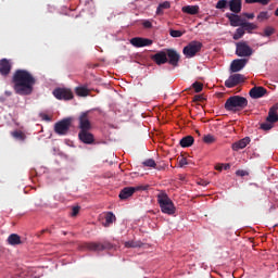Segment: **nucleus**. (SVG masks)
Returning a JSON list of instances; mask_svg holds the SVG:
<instances>
[{"label":"nucleus","mask_w":278,"mask_h":278,"mask_svg":"<svg viewBox=\"0 0 278 278\" xmlns=\"http://www.w3.org/2000/svg\"><path fill=\"white\" fill-rule=\"evenodd\" d=\"M36 77L27 70H16L12 77L13 90L21 97L33 94L36 86Z\"/></svg>","instance_id":"nucleus-1"},{"label":"nucleus","mask_w":278,"mask_h":278,"mask_svg":"<svg viewBox=\"0 0 278 278\" xmlns=\"http://www.w3.org/2000/svg\"><path fill=\"white\" fill-rule=\"evenodd\" d=\"M247 105H249V100H247V98L241 96H231L226 100L224 108L227 112L236 113L244 110Z\"/></svg>","instance_id":"nucleus-2"},{"label":"nucleus","mask_w":278,"mask_h":278,"mask_svg":"<svg viewBox=\"0 0 278 278\" xmlns=\"http://www.w3.org/2000/svg\"><path fill=\"white\" fill-rule=\"evenodd\" d=\"M156 199L163 214H168V216H173V214H175L177 208L175 207L173 200H170L168 197V193L165 191H160V193L156 195Z\"/></svg>","instance_id":"nucleus-3"},{"label":"nucleus","mask_w":278,"mask_h":278,"mask_svg":"<svg viewBox=\"0 0 278 278\" xmlns=\"http://www.w3.org/2000/svg\"><path fill=\"white\" fill-rule=\"evenodd\" d=\"M71 125H73V118H63L54 124V131L58 136H67L71 131Z\"/></svg>","instance_id":"nucleus-4"},{"label":"nucleus","mask_w":278,"mask_h":278,"mask_svg":"<svg viewBox=\"0 0 278 278\" xmlns=\"http://www.w3.org/2000/svg\"><path fill=\"white\" fill-rule=\"evenodd\" d=\"M203 49V43L198 40L190 41L184 49L182 53L186 58H194Z\"/></svg>","instance_id":"nucleus-5"},{"label":"nucleus","mask_w":278,"mask_h":278,"mask_svg":"<svg viewBox=\"0 0 278 278\" xmlns=\"http://www.w3.org/2000/svg\"><path fill=\"white\" fill-rule=\"evenodd\" d=\"M236 55H238L239 58H251V55H253V49L250 48L247 41L237 42Z\"/></svg>","instance_id":"nucleus-6"},{"label":"nucleus","mask_w":278,"mask_h":278,"mask_svg":"<svg viewBox=\"0 0 278 278\" xmlns=\"http://www.w3.org/2000/svg\"><path fill=\"white\" fill-rule=\"evenodd\" d=\"M165 52L167 64H169V66H174V68H177V66H179V60H181V54H179V52L173 48L165 49Z\"/></svg>","instance_id":"nucleus-7"},{"label":"nucleus","mask_w":278,"mask_h":278,"mask_svg":"<svg viewBox=\"0 0 278 278\" xmlns=\"http://www.w3.org/2000/svg\"><path fill=\"white\" fill-rule=\"evenodd\" d=\"M53 94L59 101H71L73 99V91L66 88H56L53 90Z\"/></svg>","instance_id":"nucleus-8"},{"label":"nucleus","mask_w":278,"mask_h":278,"mask_svg":"<svg viewBox=\"0 0 278 278\" xmlns=\"http://www.w3.org/2000/svg\"><path fill=\"white\" fill-rule=\"evenodd\" d=\"M139 190H147V188L142 186H137V187H125L124 189L121 190L119 192V199L121 201H125L129 199V197H134L135 192H138Z\"/></svg>","instance_id":"nucleus-9"},{"label":"nucleus","mask_w":278,"mask_h":278,"mask_svg":"<svg viewBox=\"0 0 278 278\" xmlns=\"http://www.w3.org/2000/svg\"><path fill=\"white\" fill-rule=\"evenodd\" d=\"M78 128L80 129V131H90V129H92V123H90L88 112L80 114L78 118Z\"/></svg>","instance_id":"nucleus-10"},{"label":"nucleus","mask_w":278,"mask_h":278,"mask_svg":"<svg viewBox=\"0 0 278 278\" xmlns=\"http://www.w3.org/2000/svg\"><path fill=\"white\" fill-rule=\"evenodd\" d=\"M244 81V75L242 74H233L228 77L225 81L226 88H236L239 84Z\"/></svg>","instance_id":"nucleus-11"},{"label":"nucleus","mask_w":278,"mask_h":278,"mask_svg":"<svg viewBox=\"0 0 278 278\" xmlns=\"http://www.w3.org/2000/svg\"><path fill=\"white\" fill-rule=\"evenodd\" d=\"M78 139L84 144H94V135L90 130H79Z\"/></svg>","instance_id":"nucleus-12"},{"label":"nucleus","mask_w":278,"mask_h":278,"mask_svg":"<svg viewBox=\"0 0 278 278\" xmlns=\"http://www.w3.org/2000/svg\"><path fill=\"white\" fill-rule=\"evenodd\" d=\"M130 45L140 49L142 47H151V45H153V40L142 37H134L130 39Z\"/></svg>","instance_id":"nucleus-13"},{"label":"nucleus","mask_w":278,"mask_h":278,"mask_svg":"<svg viewBox=\"0 0 278 278\" xmlns=\"http://www.w3.org/2000/svg\"><path fill=\"white\" fill-rule=\"evenodd\" d=\"M226 18H228L231 27H241L244 20L238 13H226Z\"/></svg>","instance_id":"nucleus-14"},{"label":"nucleus","mask_w":278,"mask_h":278,"mask_svg":"<svg viewBox=\"0 0 278 278\" xmlns=\"http://www.w3.org/2000/svg\"><path fill=\"white\" fill-rule=\"evenodd\" d=\"M12 72V63H10V60L2 59L0 60V75L2 77H8L10 73Z\"/></svg>","instance_id":"nucleus-15"},{"label":"nucleus","mask_w":278,"mask_h":278,"mask_svg":"<svg viewBox=\"0 0 278 278\" xmlns=\"http://www.w3.org/2000/svg\"><path fill=\"white\" fill-rule=\"evenodd\" d=\"M247 66V59H236L230 64L231 73H240Z\"/></svg>","instance_id":"nucleus-16"},{"label":"nucleus","mask_w":278,"mask_h":278,"mask_svg":"<svg viewBox=\"0 0 278 278\" xmlns=\"http://www.w3.org/2000/svg\"><path fill=\"white\" fill-rule=\"evenodd\" d=\"M152 60L157 64V66H162V64L168 63V56H166V50L159 51L154 55H152Z\"/></svg>","instance_id":"nucleus-17"},{"label":"nucleus","mask_w":278,"mask_h":278,"mask_svg":"<svg viewBox=\"0 0 278 278\" xmlns=\"http://www.w3.org/2000/svg\"><path fill=\"white\" fill-rule=\"evenodd\" d=\"M267 92L268 90H266V88L258 86V87H253L250 90L249 94L251 99H262V97H264Z\"/></svg>","instance_id":"nucleus-18"},{"label":"nucleus","mask_w":278,"mask_h":278,"mask_svg":"<svg viewBox=\"0 0 278 278\" xmlns=\"http://www.w3.org/2000/svg\"><path fill=\"white\" fill-rule=\"evenodd\" d=\"M228 5L232 14H240L242 12V0H230Z\"/></svg>","instance_id":"nucleus-19"},{"label":"nucleus","mask_w":278,"mask_h":278,"mask_svg":"<svg viewBox=\"0 0 278 278\" xmlns=\"http://www.w3.org/2000/svg\"><path fill=\"white\" fill-rule=\"evenodd\" d=\"M84 249H87V251H105L108 247L100 242H87L84 244Z\"/></svg>","instance_id":"nucleus-20"},{"label":"nucleus","mask_w":278,"mask_h":278,"mask_svg":"<svg viewBox=\"0 0 278 278\" xmlns=\"http://www.w3.org/2000/svg\"><path fill=\"white\" fill-rule=\"evenodd\" d=\"M277 110H278V103L274 104L268 112V116L266 117L267 123H277L278 122V114H277Z\"/></svg>","instance_id":"nucleus-21"},{"label":"nucleus","mask_w":278,"mask_h":278,"mask_svg":"<svg viewBox=\"0 0 278 278\" xmlns=\"http://www.w3.org/2000/svg\"><path fill=\"white\" fill-rule=\"evenodd\" d=\"M251 142V138L245 137L235 143H232V151H240V149H245V147Z\"/></svg>","instance_id":"nucleus-22"},{"label":"nucleus","mask_w":278,"mask_h":278,"mask_svg":"<svg viewBox=\"0 0 278 278\" xmlns=\"http://www.w3.org/2000/svg\"><path fill=\"white\" fill-rule=\"evenodd\" d=\"M8 244H10L11 247H17L18 244H23V241L21 240V236H18L17 233H12L8 237L7 240Z\"/></svg>","instance_id":"nucleus-23"},{"label":"nucleus","mask_w":278,"mask_h":278,"mask_svg":"<svg viewBox=\"0 0 278 278\" xmlns=\"http://www.w3.org/2000/svg\"><path fill=\"white\" fill-rule=\"evenodd\" d=\"M199 5H185L181 9L184 14H190L191 16L199 14Z\"/></svg>","instance_id":"nucleus-24"},{"label":"nucleus","mask_w":278,"mask_h":278,"mask_svg":"<svg viewBox=\"0 0 278 278\" xmlns=\"http://www.w3.org/2000/svg\"><path fill=\"white\" fill-rule=\"evenodd\" d=\"M179 144L182 147V149H188V147H192V144H194V137L186 136L180 139Z\"/></svg>","instance_id":"nucleus-25"},{"label":"nucleus","mask_w":278,"mask_h":278,"mask_svg":"<svg viewBox=\"0 0 278 278\" xmlns=\"http://www.w3.org/2000/svg\"><path fill=\"white\" fill-rule=\"evenodd\" d=\"M104 227H110L113 223H116V215H114L112 212H108L104 216Z\"/></svg>","instance_id":"nucleus-26"},{"label":"nucleus","mask_w":278,"mask_h":278,"mask_svg":"<svg viewBox=\"0 0 278 278\" xmlns=\"http://www.w3.org/2000/svg\"><path fill=\"white\" fill-rule=\"evenodd\" d=\"M241 27L243 29V31H253V29H257V26L253 23H250V22H245L243 20V23L241 24Z\"/></svg>","instance_id":"nucleus-27"},{"label":"nucleus","mask_w":278,"mask_h":278,"mask_svg":"<svg viewBox=\"0 0 278 278\" xmlns=\"http://www.w3.org/2000/svg\"><path fill=\"white\" fill-rule=\"evenodd\" d=\"M202 141L204 144H214V142H216V137L214 135L207 134L203 136Z\"/></svg>","instance_id":"nucleus-28"},{"label":"nucleus","mask_w":278,"mask_h":278,"mask_svg":"<svg viewBox=\"0 0 278 278\" xmlns=\"http://www.w3.org/2000/svg\"><path fill=\"white\" fill-rule=\"evenodd\" d=\"M256 18L260 23H264V21H268V18H270V13L268 11H262L258 13Z\"/></svg>","instance_id":"nucleus-29"},{"label":"nucleus","mask_w":278,"mask_h":278,"mask_svg":"<svg viewBox=\"0 0 278 278\" xmlns=\"http://www.w3.org/2000/svg\"><path fill=\"white\" fill-rule=\"evenodd\" d=\"M76 94L78 97H88V94H90V91L86 87H77Z\"/></svg>","instance_id":"nucleus-30"},{"label":"nucleus","mask_w":278,"mask_h":278,"mask_svg":"<svg viewBox=\"0 0 278 278\" xmlns=\"http://www.w3.org/2000/svg\"><path fill=\"white\" fill-rule=\"evenodd\" d=\"M126 249H138L142 247V242L140 241H127L125 242Z\"/></svg>","instance_id":"nucleus-31"},{"label":"nucleus","mask_w":278,"mask_h":278,"mask_svg":"<svg viewBox=\"0 0 278 278\" xmlns=\"http://www.w3.org/2000/svg\"><path fill=\"white\" fill-rule=\"evenodd\" d=\"M170 8V2L165 1L159 4L156 9V14H162L163 10H168Z\"/></svg>","instance_id":"nucleus-32"},{"label":"nucleus","mask_w":278,"mask_h":278,"mask_svg":"<svg viewBox=\"0 0 278 278\" xmlns=\"http://www.w3.org/2000/svg\"><path fill=\"white\" fill-rule=\"evenodd\" d=\"M11 135L13 136V138H15V140H25L26 138L25 132L21 130H15Z\"/></svg>","instance_id":"nucleus-33"},{"label":"nucleus","mask_w":278,"mask_h":278,"mask_svg":"<svg viewBox=\"0 0 278 278\" xmlns=\"http://www.w3.org/2000/svg\"><path fill=\"white\" fill-rule=\"evenodd\" d=\"M227 5H229V1L228 0H219L215 8L216 10H225L227 8Z\"/></svg>","instance_id":"nucleus-34"},{"label":"nucleus","mask_w":278,"mask_h":278,"mask_svg":"<svg viewBox=\"0 0 278 278\" xmlns=\"http://www.w3.org/2000/svg\"><path fill=\"white\" fill-rule=\"evenodd\" d=\"M244 36V28L240 27L236 29V33L233 34L232 38L233 40H240Z\"/></svg>","instance_id":"nucleus-35"},{"label":"nucleus","mask_w":278,"mask_h":278,"mask_svg":"<svg viewBox=\"0 0 278 278\" xmlns=\"http://www.w3.org/2000/svg\"><path fill=\"white\" fill-rule=\"evenodd\" d=\"M142 164L143 166H147L149 168H155V166H157V164L155 163V160L153 159H148Z\"/></svg>","instance_id":"nucleus-36"},{"label":"nucleus","mask_w":278,"mask_h":278,"mask_svg":"<svg viewBox=\"0 0 278 278\" xmlns=\"http://www.w3.org/2000/svg\"><path fill=\"white\" fill-rule=\"evenodd\" d=\"M169 36H172V38H181V36H184V31L170 29Z\"/></svg>","instance_id":"nucleus-37"},{"label":"nucleus","mask_w":278,"mask_h":278,"mask_svg":"<svg viewBox=\"0 0 278 278\" xmlns=\"http://www.w3.org/2000/svg\"><path fill=\"white\" fill-rule=\"evenodd\" d=\"M245 3H261V5H268L270 0H245Z\"/></svg>","instance_id":"nucleus-38"},{"label":"nucleus","mask_w":278,"mask_h":278,"mask_svg":"<svg viewBox=\"0 0 278 278\" xmlns=\"http://www.w3.org/2000/svg\"><path fill=\"white\" fill-rule=\"evenodd\" d=\"M273 127V123L266 121L265 123L261 124V129L263 131H270V128Z\"/></svg>","instance_id":"nucleus-39"},{"label":"nucleus","mask_w":278,"mask_h":278,"mask_svg":"<svg viewBox=\"0 0 278 278\" xmlns=\"http://www.w3.org/2000/svg\"><path fill=\"white\" fill-rule=\"evenodd\" d=\"M192 88L195 90V92H201L203 90V84L201 83H193Z\"/></svg>","instance_id":"nucleus-40"},{"label":"nucleus","mask_w":278,"mask_h":278,"mask_svg":"<svg viewBox=\"0 0 278 278\" xmlns=\"http://www.w3.org/2000/svg\"><path fill=\"white\" fill-rule=\"evenodd\" d=\"M273 34H275V28L270 27V26H267L265 29H264V35L265 36H273Z\"/></svg>","instance_id":"nucleus-41"},{"label":"nucleus","mask_w":278,"mask_h":278,"mask_svg":"<svg viewBox=\"0 0 278 278\" xmlns=\"http://www.w3.org/2000/svg\"><path fill=\"white\" fill-rule=\"evenodd\" d=\"M142 25L146 29H151V27H153V23H151L149 20H144Z\"/></svg>","instance_id":"nucleus-42"},{"label":"nucleus","mask_w":278,"mask_h":278,"mask_svg":"<svg viewBox=\"0 0 278 278\" xmlns=\"http://www.w3.org/2000/svg\"><path fill=\"white\" fill-rule=\"evenodd\" d=\"M178 164L180 168H184V166L188 165V160L186 157H181Z\"/></svg>","instance_id":"nucleus-43"},{"label":"nucleus","mask_w":278,"mask_h":278,"mask_svg":"<svg viewBox=\"0 0 278 278\" xmlns=\"http://www.w3.org/2000/svg\"><path fill=\"white\" fill-rule=\"evenodd\" d=\"M236 175H238V177H247L249 173H247V170L239 169L236 172Z\"/></svg>","instance_id":"nucleus-44"},{"label":"nucleus","mask_w":278,"mask_h":278,"mask_svg":"<svg viewBox=\"0 0 278 278\" xmlns=\"http://www.w3.org/2000/svg\"><path fill=\"white\" fill-rule=\"evenodd\" d=\"M79 210H81V207L79 206H74L72 208V216H77V214H79Z\"/></svg>","instance_id":"nucleus-45"},{"label":"nucleus","mask_w":278,"mask_h":278,"mask_svg":"<svg viewBox=\"0 0 278 278\" xmlns=\"http://www.w3.org/2000/svg\"><path fill=\"white\" fill-rule=\"evenodd\" d=\"M243 16H245V18H249V20L255 18V14L254 13H243Z\"/></svg>","instance_id":"nucleus-46"},{"label":"nucleus","mask_w":278,"mask_h":278,"mask_svg":"<svg viewBox=\"0 0 278 278\" xmlns=\"http://www.w3.org/2000/svg\"><path fill=\"white\" fill-rule=\"evenodd\" d=\"M40 117L42 118V121H51V117L48 115V114H45V113H42L41 115H40Z\"/></svg>","instance_id":"nucleus-47"},{"label":"nucleus","mask_w":278,"mask_h":278,"mask_svg":"<svg viewBox=\"0 0 278 278\" xmlns=\"http://www.w3.org/2000/svg\"><path fill=\"white\" fill-rule=\"evenodd\" d=\"M193 100L194 101H203V96H201V94L194 96Z\"/></svg>","instance_id":"nucleus-48"},{"label":"nucleus","mask_w":278,"mask_h":278,"mask_svg":"<svg viewBox=\"0 0 278 278\" xmlns=\"http://www.w3.org/2000/svg\"><path fill=\"white\" fill-rule=\"evenodd\" d=\"M215 168H216L217 170H223L224 165H223V164H218V165L215 166Z\"/></svg>","instance_id":"nucleus-49"},{"label":"nucleus","mask_w":278,"mask_h":278,"mask_svg":"<svg viewBox=\"0 0 278 278\" xmlns=\"http://www.w3.org/2000/svg\"><path fill=\"white\" fill-rule=\"evenodd\" d=\"M229 168H231L229 164L224 165V170H229Z\"/></svg>","instance_id":"nucleus-50"},{"label":"nucleus","mask_w":278,"mask_h":278,"mask_svg":"<svg viewBox=\"0 0 278 278\" xmlns=\"http://www.w3.org/2000/svg\"><path fill=\"white\" fill-rule=\"evenodd\" d=\"M7 97H12V91H5Z\"/></svg>","instance_id":"nucleus-51"},{"label":"nucleus","mask_w":278,"mask_h":278,"mask_svg":"<svg viewBox=\"0 0 278 278\" xmlns=\"http://www.w3.org/2000/svg\"><path fill=\"white\" fill-rule=\"evenodd\" d=\"M0 101H1V103H3V101H5V98L0 97Z\"/></svg>","instance_id":"nucleus-52"},{"label":"nucleus","mask_w":278,"mask_h":278,"mask_svg":"<svg viewBox=\"0 0 278 278\" xmlns=\"http://www.w3.org/2000/svg\"><path fill=\"white\" fill-rule=\"evenodd\" d=\"M275 16H278V8L275 11Z\"/></svg>","instance_id":"nucleus-53"},{"label":"nucleus","mask_w":278,"mask_h":278,"mask_svg":"<svg viewBox=\"0 0 278 278\" xmlns=\"http://www.w3.org/2000/svg\"><path fill=\"white\" fill-rule=\"evenodd\" d=\"M195 134H198L199 136H201V131H199V130H195Z\"/></svg>","instance_id":"nucleus-54"},{"label":"nucleus","mask_w":278,"mask_h":278,"mask_svg":"<svg viewBox=\"0 0 278 278\" xmlns=\"http://www.w3.org/2000/svg\"><path fill=\"white\" fill-rule=\"evenodd\" d=\"M204 186H207V184L203 182Z\"/></svg>","instance_id":"nucleus-55"},{"label":"nucleus","mask_w":278,"mask_h":278,"mask_svg":"<svg viewBox=\"0 0 278 278\" xmlns=\"http://www.w3.org/2000/svg\"><path fill=\"white\" fill-rule=\"evenodd\" d=\"M204 186H207V184L203 182Z\"/></svg>","instance_id":"nucleus-56"},{"label":"nucleus","mask_w":278,"mask_h":278,"mask_svg":"<svg viewBox=\"0 0 278 278\" xmlns=\"http://www.w3.org/2000/svg\"><path fill=\"white\" fill-rule=\"evenodd\" d=\"M46 230H42L41 233H45Z\"/></svg>","instance_id":"nucleus-57"}]
</instances>
